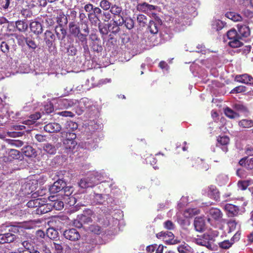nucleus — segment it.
I'll use <instances>...</instances> for the list:
<instances>
[{
  "label": "nucleus",
  "instance_id": "f257e3e1",
  "mask_svg": "<svg viewBox=\"0 0 253 253\" xmlns=\"http://www.w3.org/2000/svg\"><path fill=\"white\" fill-rule=\"evenodd\" d=\"M76 134L72 132H66V136L63 141L65 152L69 153L72 152L76 146L77 143L75 140Z\"/></svg>",
  "mask_w": 253,
  "mask_h": 253
},
{
  "label": "nucleus",
  "instance_id": "f03ea898",
  "mask_svg": "<svg viewBox=\"0 0 253 253\" xmlns=\"http://www.w3.org/2000/svg\"><path fill=\"white\" fill-rule=\"evenodd\" d=\"M212 240H213L212 235L208 233H204L198 236V238L195 239V243L198 245L205 246L208 249L211 250L212 246L210 241Z\"/></svg>",
  "mask_w": 253,
  "mask_h": 253
},
{
  "label": "nucleus",
  "instance_id": "7ed1b4c3",
  "mask_svg": "<svg viewBox=\"0 0 253 253\" xmlns=\"http://www.w3.org/2000/svg\"><path fill=\"white\" fill-rule=\"evenodd\" d=\"M97 184V179L94 176H91L82 178L78 183L79 186L83 189L93 187Z\"/></svg>",
  "mask_w": 253,
  "mask_h": 253
},
{
  "label": "nucleus",
  "instance_id": "20e7f679",
  "mask_svg": "<svg viewBox=\"0 0 253 253\" xmlns=\"http://www.w3.org/2000/svg\"><path fill=\"white\" fill-rule=\"evenodd\" d=\"M103 10H102L98 7H95L93 12L88 13L89 20L92 23L96 24L98 22L101 23V17L102 15Z\"/></svg>",
  "mask_w": 253,
  "mask_h": 253
},
{
  "label": "nucleus",
  "instance_id": "39448f33",
  "mask_svg": "<svg viewBox=\"0 0 253 253\" xmlns=\"http://www.w3.org/2000/svg\"><path fill=\"white\" fill-rule=\"evenodd\" d=\"M63 235L67 239L73 241L78 240L80 238L79 232L74 228L66 230L63 233Z\"/></svg>",
  "mask_w": 253,
  "mask_h": 253
},
{
  "label": "nucleus",
  "instance_id": "423d86ee",
  "mask_svg": "<svg viewBox=\"0 0 253 253\" xmlns=\"http://www.w3.org/2000/svg\"><path fill=\"white\" fill-rule=\"evenodd\" d=\"M207 194L208 196L215 201H219L220 192L215 185H210L208 187Z\"/></svg>",
  "mask_w": 253,
  "mask_h": 253
},
{
  "label": "nucleus",
  "instance_id": "0eeeda50",
  "mask_svg": "<svg viewBox=\"0 0 253 253\" xmlns=\"http://www.w3.org/2000/svg\"><path fill=\"white\" fill-rule=\"evenodd\" d=\"M235 80L238 82L253 86V78L248 74L236 75Z\"/></svg>",
  "mask_w": 253,
  "mask_h": 253
},
{
  "label": "nucleus",
  "instance_id": "6e6552de",
  "mask_svg": "<svg viewBox=\"0 0 253 253\" xmlns=\"http://www.w3.org/2000/svg\"><path fill=\"white\" fill-rule=\"evenodd\" d=\"M65 182L59 179L54 182L53 184L49 188L50 193L55 194L62 190L65 186Z\"/></svg>",
  "mask_w": 253,
  "mask_h": 253
},
{
  "label": "nucleus",
  "instance_id": "1a4fd4ad",
  "mask_svg": "<svg viewBox=\"0 0 253 253\" xmlns=\"http://www.w3.org/2000/svg\"><path fill=\"white\" fill-rule=\"evenodd\" d=\"M61 129V125L57 123H49L44 126V130L49 133H56Z\"/></svg>",
  "mask_w": 253,
  "mask_h": 253
},
{
  "label": "nucleus",
  "instance_id": "9d476101",
  "mask_svg": "<svg viewBox=\"0 0 253 253\" xmlns=\"http://www.w3.org/2000/svg\"><path fill=\"white\" fill-rule=\"evenodd\" d=\"M122 25L119 24V19L118 20H113V23H109V32L110 34L109 35L110 39H112V38L111 37L112 34L116 35L120 31V26Z\"/></svg>",
  "mask_w": 253,
  "mask_h": 253
},
{
  "label": "nucleus",
  "instance_id": "9b49d317",
  "mask_svg": "<svg viewBox=\"0 0 253 253\" xmlns=\"http://www.w3.org/2000/svg\"><path fill=\"white\" fill-rule=\"evenodd\" d=\"M55 40L54 34L50 31L46 30L44 34V41L48 47H51Z\"/></svg>",
  "mask_w": 253,
  "mask_h": 253
},
{
  "label": "nucleus",
  "instance_id": "f8f14e48",
  "mask_svg": "<svg viewBox=\"0 0 253 253\" xmlns=\"http://www.w3.org/2000/svg\"><path fill=\"white\" fill-rule=\"evenodd\" d=\"M156 8V6L150 4L146 2L139 3L137 6V9L138 10L145 13H149L150 11L155 10Z\"/></svg>",
  "mask_w": 253,
  "mask_h": 253
},
{
  "label": "nucleus",
  "instance_id": "ddd939ff",
  "mask_svg": "<svg viewBox=\"0 0 253 253\" xmlns=\"http://www.w3.org/2000/svg\"><path fill=\"white\" fill-rule=\"evenodd\" d=\"M56 21L58 24L57 26L59 27H64V26L67 25L68 24V18L66 16L64 12L60 10L57 14V16L56 17Z\"/></svg>",
  "mask_w": 253,
  "mask_h": 253
},
{
  "label": "nucleus",
  "instance_id": "4468645a",
  "mask_svg": "<svg viewBox=\"0 0 253 253\" xmlns=\"http://www.w3.org/2000/svg\"><path fill=\"white\" fill-rule=\"evenodd\" d=\"M57 103L61 108H69L73 107L76 103V100L66 98H60Z\"/></svg>",
  "mask_w": 253,
  "mask_h": 253
},
{
  "label": "nucleus",
  "instance_id": "2eb2a0df",
  "mask_svg": "<svg viewBox=\"0 0 253 253\" xmlns=\"http://www.w3.org/2000/svg\"><path fill=\"white\" fill-rule=\"evenodd\" d=\"M44 201L43 200V202H41L40 205L37 208L36 211L37 214H42L45 213H47L52 210V205L51 204H45L44 203Z\"/></svg>",
  "mask_w": 253,
  "mask_h": 253
},
{
  "label": "nucleus",
  "instance_id": "dca6fc26",
  "mask_svg": "<svg viewBox=\"0 0 253 253\" xmlns=\"http://www.w3.org/2000/svg\"><path fill=\"white\" fill-rule=\"evenodd\" d=\"M239 164L248 170H252L253 169V158L244 157L239 161Z\"/></svg>",
  "mask_w": 253,
  "mask_h": 253
},
{
  "label": "nucleus",
  "instance_id": "f3484780",
  "mask_svg": "<svg viewBox=\"0 0 253 253\" xmlns=\"http://www.w3.org/2000/svg\"><path fill=\"white\" fill-rule=\"evenodd\" d=\"M15 238V235L10 232L0 234V244L11 243L14 241Z\"/></svg>",
  "mask_w": 253,
  "mask_h": 253
},
{
  "label": "nucleus",
  "instance_id": "a211bd4d",
  "mask_svg": "<svg viewBox=\"0 0 253 253\" xmlns=\"http://www.w3.org/2000/svg\"><path fill=\"white\" fill-rule=\"evenodd\" d=\"M194 225L196 230L198 232H202L205 229V221L201 217H196L195 218Z\"/></svg>",
  "mask_w": 253,
  "mask_h": 253
},
{
  "label": "nucleus",
  "instance_id": "6ab92c4d",
  "mask_svg": "<svg viewBox=\"0 0 253 253\" xmlns=\"http://www.w3.org/2000/svg\"><path fill=\"white\" fill-rule=\"evenodd\" d=\"M119 24L122 26L124 24L126 28L129 30L132 29L134 27V20L130 17H121V19H119Z\"/></svg>",
  "mask_w": 253,
  "mask_h": 253
},
{
  "label": "nucleus",
  "instance_id": "aec40b11",
  "mask_svg": "<svg viewBox=\"0 0 253 253\" xmlns=\"http://www.w3.org/2000/svg\"><path fill=\"white\" fill-rule=\"evenodd\" d=\"M229 138L227 136H219L218 137L217 139V146H222L223 147H222V149L223 150V151L225 152H227L228 151V148L227 147V145L229 144Z\"/></svg>",
  "mask_w": 253,
  "mask_h": 253
},
{
  "label": "nucleus",
  "instance_id": "412c9836",
  "mask_svg": "<svg viewBox=\"0 0 253 253\" xmlns=\"http://www.w3.org/2000/svg\"><path fill=\"white\" fill-rule=\"evenodd\" d=\"M109 9L111 14H113L114 18H116L117 16H118L120 17L119 19H121V17H123V12L121 6L117 4H113L112 5Z\"/></svg>",
  "mask_w": 253,
  "mask_h": 253
},
{
  "label": "nucleus",
  "instance_id": "4be33fe9",
  "mask_svg": "<svg viewBox=\"0 0 253 253\" xmlns=\"http://www.w3.org/2000/svg\"><path fill=\"white\" fill-rule=\"evenodd\" d=\"M225 209L228 212L229 216H230L237 215L239 211V208L232 204H226L225 206Z\"/></svg>",
  "mask_w": 253,
  "mask_h": 253
},
{
  "label": "nucleus",
  "instance_id": "5701e85b",
  "mask_svg": "<svg viewBox=\"0 0 253 253\" xmlns=\"http://www.w3.org/2000/svg\"><path fill=\"white\" fill-rule=\"evenodd\" d=\"M209 213L211 218L215 220H219L222 216V212L217 208H211L210 209Z\"/></svg>",
  "mask_w": 253,
  "mask_h": 253
},
{
  "label": "nucleus",
  "instance_id": "b1692460",
  "mask_svg": "<svg viewBox=\"0 0 253 253\" xmlns=\"http://www.w3.org/2000/svg\"><path fill=\"white\" fill-rule=\"evenodd\" d=\"M238 34L242 39V38H247L250 35V30L249 27L246 25H238Z\"/></svg>",
  "mask_w": 253,
  "mask_h": 253
},
{
  "label": "nucleus",
  "instance_id": "393cba45",
  "mask_svg": "<svg viewBox=\"0 0 253 253\" xmlns=\"http://www.w3.org/2000/svg\"><path fill=\"white\" fill-rule=\"evenodd\" d=\"M23 154L27 157H35L37 156L36 150L31 146H26L22 149Z\"/></svg>",
  "mask_w": 253,
  "mask_h": 253
},
{
  "label": "nucleus",
  "instance_id": "a878e982",
  "mask_svg": "<svg viewBox=\"0 0 253 253\" xmlns=\"http://www.w3.org/2000/svg\"><path fill=\"white\" fill-rule=\"evenodd\" d=\"M6 160L12 161L14 160L19 159L20 158V152L16 149H11L8 150Z\"/></svg>",
  "mask_w": 253,
  "mask_h": 253
},
{
  "label": "nucleus",
  "instance_id": "bb28decb",
  "mask_svg": "<svg viewBox=\"0 0 253 253\" xmlns=\"http://www.w3.org/2000/svg\"><path fill=\"white\" fill-rule=\"evenodd\" d=\"M31 31L36 35H39L42 32V24L37 21L33 22L30 24Z\"/></svg>",
  "mask_w": 253,
  "mask_h": 253
},
{
  "label": "nucleus",
  "instance_id": "cd10ccee",
  "mask_svg": "<svg viewBox=\"0 0 253 253\" xmlns=\"http://www.w3.org/2000/svg\"><path fill=\"white\" fill-rule=\"evenodd\" d=\"M55 32L58 39L61 41L65 39L67 35V31L64 27L56 26Z\"/></svg>",
  "mask_w": 253,
  "mask_h": 253
},
{
  "label": "nucleus",
  "instance_id": "c85d7f7f",
  "mask_svg": "<svg viewBox=\"0 0 253 253\" xmlns=\"http://www.w3.org/2000/svg\"><path fill=\"white\" fill-rule=\"evenodd\" d=\"M99 31L102 35V38L104 39V36H106L109 33V23L102 24L98 23Z\"/></svg>",
  "mask_w": 253,
  "mask_h": 253
},
{
  "label": "nucleus",
  "instance_id": "c756f323",
  "mask_svg": "<svg viewBox=\"0 0 253 253\" xmlns=\"http://www.w3.org/2000/svg\"><path fill=\"white\" fill-rule=\"evenodd\" d=\"M148 29L153 36L157 35L159 31L158 24L153 20H150L149 22Z\"/></svg>",
  "mask_w": 253,
  "mask_h": 253
},
{
  "label": "nucleus",
  "instance_id": "7c9ffc66",
  "mask_svg": "<svg viewBox=\"0 0 253 253\" xmlns=\"http://www.w3.org/2000/svg\"><path fill=\"white\" fill-rule=\"evenodd\" d=\"M69 29L71 34L75 36L80 34V27L76 24L75 21H72L69 23Z\"/></svg>",
  "mask_w": 253,
  "mask_h": 253
},
{
  "label": "nucleus",
  "instance_id": "2f4dec72",
  "mask_svg": "<svg viewBox=\"0 0 253 253\" xmlns=\"http://www.w3.org/2000/svg\"><path fill=\"white\" fill-rule=\"evenodd\" d=\"M238 125L243 128H249L253 126V121L249 119H242L238 122Z\"/></svg>",
  "mask_w": 253,
  "mask_h": 253
},
{
  "label": "nucleus",
  "instance_id": "473e14b6",
  "mask_svg": "<svg viewBox=\"0 0 253 253\" xmlns=\"http://www.w3.org/2000/svg\"><path fill=\"white\" fill-rule=\"evenodd\" d=\"M242 38L240 36H238L233 40H231L228 42V45L232 48H237L243 45V42L241 41Z\"/></svg>",
  "mask_w": 253,
  "mask_h": 253
},
{
  "label": "nucleus",
  "instance_id": "72a5a7b5",
  "mask_svg": "<svg viewBox=\"0 0 253 253\" xmlns=\"http://www.w3.org/2000/svg\"><path fill=\"white\" fill-rule=\"evenodd\" d=\"M199 213L200 211L197 209L189 208L185 210L183 215L186 218H191L195 215L198 214Z\"/></svg>",
  "mask_w": 253,
  "mask_h": 253
},
{
  "label": "nucleus",
  "instance_id": "f704fd0d",
  "mask_svg": "<svg viewBox=\"0 0 253 253\" xmlns=\"http://www.w3.org/2000/svg\"><path fill=\"white\" fill-rule=\"evenodd\" d=\"M41 118V114L39 113H36L35 114L30 115L29 117L30 119L24 121L23 122V124L26 125H31L34 124L36 120Z\"/></svg>",
  "mask_w": 253,
  "mask_h": 253
},
{
  "label": "nucleus",
  "instance_id": "c9c22d12",
  "mask_svg": "<svg viewBox=\"0 0 253 253\" xmlns=\"http://www.w3.org/2000/svg\"><path fill=\"white\" fill-rule=\"evenodd\" d=\"M14 42V39H11L8 40L7 42H2L0 44V48L1 51L5 54H7L9 51V43H10L11 42Z\"/></svg>",
  "mask_w": 253,
  "mask_h": 253
},
{
  "label": "nucleus",
  "instance_id": "e433bc0d",
  "mask_svg": "<svg viewBox=\"0 0 253 253\" xmlns=\"http://www.w3.org/2000/svg\"><path fill=\"white\" fill-rule=\"evenodd\" d=\"M15 25L16 29L20 32H25L28 29V24L23 20L17 21Z\"/></svg>",
  "mask_w": 253,
  "mask_h": 253
},
{
  "label": "nucleus",
  "instance_id": "4c0bfd02",
  "mask_svg": "<svg viewBox=\"0 0 253 253\" xmlns=\"http://www.w3.org/2000/svg\"><path fill=\"white\" fill-rule=\"evenodd\" d=\"M224 114L226 116L230 119H235L238 118L240 116L238 113L234 112L233 110L228 107L224 109Z\"/></svg>",
  "mask_w": 253,
  "mask_h": 253
},
{
  "label": "nucleus",
  "instance_id": "58836bf2",
  "mask_svg": "<svg viewBox=\"0 0 253 253\" xmlns=\"http://www.w3.org/2000/svg\"><path fill=\"white\" fill-rule=\"evenodd\" d=\"M220 248L224 250L229 249L233 245V242L231 240H225L218 243Z\"/></svg>",
  "mask_w": 253,
  "mask_h": 253
},
{
  "label": "nucleus",
  "instance_id": "ea45409f",
  "mask_svg": "<svg viewBox=\"0 0 253 253\" xmlns=\"http://www.w3.org/2000/svg\"><path fill=\"white\" fill-rule=\"evenodd\" d=\"M225 15L228 18L235 22L241 21L242 19V17L239 14H236L233 12H227Z\"/></svg>",
  "mask_w": 253,
  "mask_h": 253
},
{
  "label": "nucleus",
  "instance_id": "a19ab883",
  "mask_svg": "<svg viewBox=\"0 0 253 253\" xmlns=\"http://www.w3.org/2000/svg\"><path fill=\"white\" fill-rule=\"evenodd\" d=\"M41 202H43V200L41 198H38L34 200L29 201L27 206L29 208H38L40 205Z\"/></svg>",
  "mask_w": 253,
  "mask_h": 253
},
{
  "label": "nucleus",
  "instance_id": "79ce46f5",
  "mask_svg": "<svg viewBox=\"0 0 253 253\" xmlns=\"http://www.w3.org/2000/svg\"><path fill=\"white\" fill-rule=\"evenodd\" d=\"M137 21L140 27H145L147 23V17L143 14H139L137 17Z\"/></svg>",
  "mask_w": 253,
  "mask_h": 253
},
{
  "label": "nucleus",
  "instance_id": "37998d69",
  "mask_svg": "<svg viewBox=\"0 0 253 253\" xmlns=\"http://www.w3.org/2000/svg\"><path fill=\"white\" fill-rule=\"evenodd\" d=\"M76 36L78 37L79 40L83 43V47L84 50L88 49V46L87 45V38L86 35L83 34L80 32L79 35H77Z\"/></svg>",
  "mask_w": 253,
  "mask_h": 253
},
{
  "label": "nucleus",
  "instance_id": "c03bdc74",
  "mask_svg": "<svg viewBox=\"0 0 253 253\" xmlns=\"http://www.w3.org/2000/svg\"><path fill=\"white\" fill-rule=\"evenodd\" d=\"M111 6V3L108 0H101L99 3V6L104 11L108 10Z\"/></svg>",
  "mask_w": 253,
  "mask_h": 253
},
{
  "label": "nucleus",
  "instance_id": "a18cd8bd",
  "mask_svg": "<svg viewBox=\"0 0 253 253\" xmlns=\"http://www.w3.org/2000/svg\"><path fill=\"white\" fill-rule=\"evenodd\" d=\"M43 149L49 154H54L56 152V149L54 146L49 143L45 144L44 145Z\"/></svg>",
  "mask_w": 253,
  "mask_h": 253
},
{
  "label": "nucleus",
  "instance_id": "49530a36",
  "mask_svg": "<svg viewBox=\"0 0 253 253\" xmlns=\"http://www.w3.org/2000/svg\"><path fill=\"white\" fill-rule=\"evenodd\" d=\"M58 232L53 228H49L46 230L47 236L51 239H54L57 237Z\"/></svg>",
  "mask_w": 253,
  "mask_h": 253
},
{
  "label": "nucleus",
  "instance_id": "de8ad7c7",
  "mask_svg": "<svg viewBox=\"0 0 253 253\" xmlns=\"http://www.w3.org/2000/svg\"><path fill=\"white\" fill-rule=\"evenodd\" d=\"M157 237L158 238H167L168 237L169 239L174 238V236L171 232L169 231H161L157 234Z\"/></svg>",
  "mask_w": 253,
  "mask_h": 253
},
{
  "label": "nucleus",
  "instance_id": "09e8293b",
  "mask_svg": "<svg viewBox=\"0 0 253 253\" xmlns=\"http://www.w3.org/2000/svg\"><path fill=\"white\" fill-rule=\"evenodd\" d=\"M212 25L213 29L217 31L221 30L224 27L223 23L220 20L213 21Z\"/></svg>",
  "mask_w": 253,
  "mask_h": 253
},
{
  "label": "nucleus",
  "instance_id": "8fccbe9b",
  "mask_svg": "<svg viewBox=\"0 0 253 253\" xmlns=\"http://www.w3.org/2000/svg\"><path fill=\"white\" fill-rule=\"evenodd\" d=\"M78 127V124L72 121L67 123L66 125V128L68 129L67 132H72L77 129Z\"/></svg>",
  "mask_w": 253,
  "mask_h": 253
},
{
  "label": "nucleus",
  "instance_id": "3c124183",
  "mask_svg": "<svg viewBox=\"0 0 253 253\" xmlns=\"http://www.w3.org/2000/svg\"><path fill=\"white\" fill-rule=\"evenodd\" d=\"M89 230L91 232H92L95 234H97V235H99L102 232L101 227L100 226H98V225H95V224L91 225L89 227Z\"/></svg>",
  "mask_w": 253,
  "mask_h": 253
},
{
  "label": "nucleus",
  "instance_id": "603ef678",
  "mask_svg": "<svg viewBox=\"0 0 253 253\" xmlns=\"http://www.w3.org/2000/svg\"><path fill=\"white\" fill-rule=\"evenodd\" d=\"M190 247L184 243L177 247V249L179 253H188L190 252Z\"/></svg>",
  "mask_w": 253,
  "mask_h": 253
},
{
  "label": "nucleus",
  "instance_id": "864d4df0",
  "mask_svg": "<svg viewBox=\"0 0 253 253\" xmlns=\"http://www.w3.org/2000/svg\"><path fill=\"white\" fill-rule=\"evenodd\" d=\"M51 205L52 208H54L56 210H60L64 208V203L61 201L54 200Z\"/></svg>",
  "mask_w": 253,
  "mask_h": 253
},
{
  "label": "nucleus",
  "instance_id": "5fc2aeb1",
  "mask_svg": "<svg viewBox=\"0 0 253 253\" xmlns=\"http://www.w3.org/2000/svg\"><path fill=\"white\" fill-rule=\"evenodd\" d=\"M112 18V15L109 11H103L102 15L101 17V21L108 22Z\"/></svg>",
  "mask_w": 253,
  "mask_h": 253
},
{
  "label": "nucleus",
  "instance_id": "6e6d98bb",
  "mask_svg": "<svg viewBox=\"0 0 253 253\" xmlns=\"http://www.w3.org/2000/svg\"><path fill=\"white\" fill-rule=\"evenodd\" d=\"M25 40L26 44L29 48L35 49L37 47V45L34 40L28 38H25Z\"/></svg>",
  "mask_w": 253,
  "mask_h": 253
},
{
  "label": "nucleus",
  "instance_id": "4d7b16f0",
  "mask_svg": "<svg viewBox=\"0 0 253 253\" xmlns=\"http://www.w3.org/2000/svg\"><path fill=\"white\" fill-rule=\"evenodd\" d=\"M238 36L239 35L238 32L235 29H234L230 30L227 33V36L230 41L231 40H233L234 38H235Z\"/></svg>",
  "mask_w": 253,
  "mask_h": 253
},
{
  "label": "nucleus",
  "instance_id": "13d9d810",
  "mask_svg": "<svg viewBox=\"0 0 253 253\" xmlns=\"http://www.w3.org/2000/svg\"><path fill=\"white\" fill-rule=\"evenodd\" d=\"M64 197L63 199H66V197L72 195L73 188L72 187H64L63 188Z\"/></svg>",
  "mask_w": 253,
  "mask_h": 253
},
{
  "label": "nucleus",
  "instance_id": "bf43d9fd",
  "mask_svg": "<svg viewBox=\"0 0 253 253\" xmlns=\"http://www.w3.org/2000/svg\"><path fill=\"white\" fill-rule=\"evenodd\" d=\"M246 91V87L243 85H239L234 88L230 92L231 93H238L244 92Z\"/></svg>",
  "mask_w": 253,
  "mask_h": 253
},
{
  "label": "nucleus",
  "instance_id": "052dcab7",
  "mask_svg": "<svg viewBox=\"0 0 253 253\" xmlns=\"http://www.w3.org/2000/svg\"><path fill=\"white\" fill-rule=\"evenodd\" d=\"M45 21L47 25L53 26L55 23L56 18L52 16H48L46 17Z\"/></svg>",
  "mask_w": 253,
  "mask_h": 253
},
{
  "label": "nucleus",
  "instance_id": "680f3d73",
  "mask_svg": "<svg viewBox=\"0 0 253 253\" xmlns=\"http://www.w3.org/2000/svg\"><path fill=\"white\" fill-rule=\"evenodd\" d=\"M252 46L251 45H247L243 47L242 48H240V52H241L242 54L247 56L248 55L250 52L251 51Z\"/></svg>",
  "mask_w": 253,
  "mask_h": 253
},
{
  "label": "nucleus",
  "instance_id": "e2e57ef3",
  "mask_svg": "<svg viewBox=\"0 0 253 253\" xmlns=\"http://www.w3.org/2000/svg\"><path fill=\"white\" fill-rule=\"evenodd\" d=\"M164 226L166 229L169 230H173L175 228L173 223L169 220H168L164 223Z\"/></svg>",
  "mask_w": 253,
  "mask_h": 253
},
{
  "label": "nucleus",
  "instance_id": "0e129e2a",
  "mask_svg": "<svg viewBox=\"0 0 253 253\" xmlns=\"http://www.w3.org/2000/svg\"><path fill=\"white\" fill-rule=\"evenodd\" d=\"M65 202L69 206H74L76 203V198L73 196H68L66 197V199H64Z\"/></svg>",
  "mask_w": 253,
  "mask_h": 253
},
{
  "label": "nucleus",
  "instance_id": "69168bd1",
  "mask_svg": "<svg viewBox=\"0 0 253 253\" xmlns=\"http://www.w3.org/2000/svg\"><path fill=\"white\" fill-rule=\"evenodd\" d=\"M67 16L68 17L69 20H72V21H75L77 17V12L73 9H70L69 13L67 14Z\"/></svg>",
  "mask_w": 253,
  "mask_h": 253
},
{
  "label": "nucleus",
  "instance_id": "338daca9",
  "mask_svg": "<svg viewBox=\"0 0 253 253\" xmlns=\"http://www.w3.org/2000/svg\"><path fill=\"white\" fill-rule=\"evenodd\" d=\"M80 219H81L82 221L83 224H88L89 223H91L92 221V219L90 217L87 216L85 215H81L80 216Z\"/></svg>",
  "mask_w": 253,
  "mask_h": 253
},
{
  "label": "nucleus",
  "instance_id": "774afa93",
  "mask_svg": "<svg viewBox=\"0 0 253 253\" xmlns=\"http://www.w3.org/2000/svg\"><path fill=\"white\" fill-rule=\"evenodd\" d=\"M8 143L17 147L22 146L24 144L23 141L19 140H9Z\"/></svg>",
  "mask_w": 253,
  "mask_h": 253
}]
</instances>
